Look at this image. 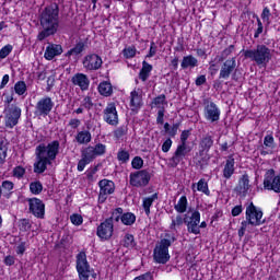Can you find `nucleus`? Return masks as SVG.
Returning a JSON list of instances; mask_svg holds the SVG:
<instances>
[{
	"mask_svg": "<svg viewBox=\"0 0 280 280\" xmlns=\"http://www.w3.org/2000/svg\"><path fill=\"white\" fill-rule=\"evenodd\" d=\"M172 149V139L167 138L162 144V152H167Z\"/></svg>",
	"mask_w": 280,
	"mask_h": 280,
	"instance_id": "obj_64",
	"label": "nucleus"
},
{
	"mask_svg": "<svg viewBox=\"0 0 280 280\" xmlns=\"http://www.w3.org/2000/svg\"><path fill=\"white\" fill-rule=\"evenodd\" d=\"M163 104H167V97L165 96V94H161L156 97L153 98L151 106H155L156 108H161V106H163Z\"/></svg>",
	"mask_w": 280,
	"mask_h": 280,
	"instance_id": "obj_43",
	"label": "nucleus"
},
{
	"mask_svg": "<svg viewBox=\"0 0 280 280\" xmlns=\"http://www.w3.org/2000/svg\"><path fill=\"white\" fill-rule=\"evenodd\" d=\"M12 54V45H7L1 48L0 50V59L3 60L4 58H8Z\"/></svg>",
	"mask_w": 280,
	"mask_h": 280,
	"instance_id": "obj_54",
	"label": "nucleus"
},
{
	"mask_svg": "<svg viewBox=\"0 0 280 280\" xmlns=\"http://www.w3.org/2000/svg\"><path fill=\"white\" fill-rule=\"evenodd\" d=\"M189 152H191V147L185 143H179L171 161L174 163V165H178V163H180V161H183V159H185Z\"/></svg>",
	"mask_w": 280,
	"mask_h": 280,
	"instance_id": "obj_21",
	"label": "nucleus"
},
{
	"mask_svg": "<svg viewBox=\"0 0 280 280\" xmlns=\"http://www.w3.org/2000/svg\"><path fill=\"white\" fill-rule=\"evenodd\" d=\"M257 21V30L255 31L254 38H259L260 34H264V23H261V19L256 15Z\"/></svg>",
	"mask_w": 280,
	"mask_h": 280,
	"instance_id": "obj_53",
	"label": "nucleus"
},
{
	"mask_svg": "<svg viewBox=\"0 0 280 280\" xmlns=\"http://www.w3.org/2000/svg\"><path fill=\"white\" fill-rule=\"evenodd\" d=\"M165 107H161L158 110V117H156V124H159L160 126H163V124H165Z\"/></svg>",
	"mask_w": 280,
	"mask_h": 280,
	"instance_id": "obj_55",
	"label": "nucleus"
},
{
	"mask_svg": "<svg viewBox=\"0 0 280 280\" xmlns=\"http://www.w3.org/2000/svg\"><path fill=\"white\" fill-rule=\"evenodd\" d=\"M27 202L30 213L43 220L45 218V202L36 197L27 199Z\"/></svg>",
	"mask_w": 280,
	"mask_h": 280,
	"instance_id": "obj_15",
	"label": "nucleus"
},
{
	"mask_svg": "<svg viewBox=\"0 0 280 280\" xmlns=\"http://www.w3.org/2000/svg\"><path fill=\"white\" fill-rule=\"evenodd\" d=\"M245 215L247 224H252V226H260V224H264V221H261L264 212L255 207L253 202L247 206Z\"/></svg>",
	"mask_w": 280,
	"mask_h": 280,
	"instance_id": "obj_9",
	"label": "nucleus"
},
{
	"mask_svg": "<svg viewBox=\"0 0 280 280\" xmlns=\"http://www.w3.org/2000/svg\"><path fill=\"white\" fill-rule=\"evenodd\" d=\"M117 160L120 163H128L130 161V153L126 150H120L117 153Z\"/></svg>",
	"mask_w": 280,
	"mask_h": 280,
	"instance_id": "obj_46",
	"label": "nucleus"
},
{
	"mask_svg": "<svg viewBox=\"0 0 280 280\" xmlns=\"http://www.w3.org/2000/svg\"><path fill=\"white\" fill-rule=\"evenodd\" d=\"M115 231V225L112 223L110 219H106L96 229V235L102 240V242H108L113 237Z\"/></svg>",
	"mask_w": 280,
	"mask_h": 280,
	"instance_id": "obj_13",
	"label": "nucleus"
},
{
	"mask_svg": "<svg viewBox=\"0 0 280 280\" xmlns=\"http://www.w3.org/2000/svg\"><path fill=\"white\" fill-rule=\"evenodd\" d=\"M191 137V130H184L180 135V143L187 144V139Z\"/></svg>",
	"mask_w": 280,
	"mask_h": 280,
	"instance_id": "obj_63",
	"label": "nucleus"
},
{
	"mask_svg": "<svg viewBox=\"0 0 280 280\" xmlns=\"http://www.w3.org/2000/svg\"><path fill=\"white\" fill-rule=\"evenodd\" d=\"M60 154V141L54 140L47 145L40 143L35 149L36 163H34V173L43 174L48 165H51L52 161H56V156Z\"/></svg>",
	"mask_w": 280,
	"mask_h": 280,
	"instance_id": "obj_1",
	"label": "nucleus"
},
{
	"mask_svg": "<svg viewBox=\"0 0 280 280\" xmlns=\"http://www.w3.org/2000/svg\"><path fill=\"white\" fill-rule=\"evenodd\" d=\"M106 154V145L98 143L95 147H86L81 151V156L88 160L90 163L96 158Z\"/></svg>",
	"mask_w": 280,
	"mask_h": 280,
	"instance_id": "obj_16",
	"label": "nucleus"
},
{
	"mask_svg": "<svg viewBox=\"0 0 280 280\" xmlns=\"http://www.w3.org/2000/svg\"><path fill=\"white\" fill-rule=\"evenodd\" d=\"M187 196H182L177 203L174 206L175 211L177 213H185L187 211Z\"/></svg>",
	"mask_w": 280,
	"mask_h": 280,
	"instance_id": "obj_36",
	"label": "nucleus"
},
{
	"mask_svg": "<svg viewBox=\"0 0 280 280\" xmlns=\"http://www.w3.org/2000/svg\"><path fill=\"white\" fill-rule=\"evenodd\" d=\"M100 194H98V202L104 205L106 200H108V196L115 194V182L109 179H102L98 182Z\"/></svg>",
	"mask_w": 280,
	"mask_h": 280,
	"instance_id": "obj_12",
	"label": "nucleus"
},
{
	"mask_svg": "<svg viewBox=\"0 0 280 280\" xmlns=\"http://www.w3.org/2000/svg\"><path fill=\"white\" fill-rule=\"evenodd\" d=\"M131 166L133 170H141L143 167V159L141 156H135L131 161Z\"/></svg>",
	"mask_w": 280,
	"mask_h": 280,
	"instance_id": "obj_52",
	"label": "nucleus"
},
{
	"mask_svg": "<svg viewBox=\"0 0 280 280\" xmlns=\"http://www.w3.org/2000/svg\"><path fill=\"white\" fill-rule=\"evenodd\" d=\"M60 14V9L56 3H52L45 8L40 13V25L42 31L37 35V40H45L49 36H54L58 32V16Z\"/></svg>",
	"mask_w": 280,
	"mask_h": 280,
	"instance_id": "obj_2",
	"label": "nucleus"
},
{
	"mask_svg": "<svg viewBox=\"0 0 280 280\" xmlns=\"http://www.w3.org/2000/svg\"><path fill=\"white\" fill-rule=\"evenodd\" d=\"M184 224L187 226L188 233H192L194 235H200V212L195 210L191 212V215H184Z\"/></svg>",
	"mask_w": 280,
	"mask_h": 280,
	"instance_id": "obj_11",
	"label": "nucleus"
},
{
	"mask_svg": "<svg viewBox=\"0 0 280 280\" xmlns=\"http://www.w3.org/2000/svg\"><path fill=\"white\" fill-rule=\"evenodd\" d=\"M77 272L79 280H89L91 277L92 279H97V273H95V269L89 264L85 252H80L77 255Z\"/></svg>",
	"mask_w": 280,
	"mask_h": 280,
	"instance_id": "obj_5",
	"label": "nucleus"
},
{
	"mask_svg": "<svg viewBox=\"0 0 280 280\" xmlns=\"http://www.w3.org/2000/svg\"><path fill=\"white\" fill-rule=\"evenodd\" d=\"M233 51H235V45H230L228 48H225L221 52V56L219 58V62H224V60H226V58H229V56H231V54H233Z\"/></svg>",
	"mask_w": 280,
	"mask_h": 280,
	"instance_id": "obj_45",
	"label": "nucleus"
},
{
	"mask_svg": "<svg viewBox=\"0 0 280 280\" xmlns=\"http://www.w3.org/2000/svg\"><path fill=\"white\" fill-rule=\"evenodd\" d=\"M89 163H91V162H89V160L82 158L79 161L78 166H77L78 172H84V167H86V165H89Z\"/></svg>",
	"mask_w": 280,
	"mask_h": 280,
	"instance_id": "obj_62",
	"label": "nucleus"
},
{
	"mask_svg": "<svg viewBox=\"0 0 280 280\" xmlns=\"http://www.w3.org/2000/svg\"><path fill=\"white\" fill-rule=\"evenodd\" d=\"M70 221L74 226H80L84 222V219L80 214H72L70 215Z\"/></svg>",
	"mask_w": 280,
	"mask_h": 280,
	"instance_id": "obj_57",
	"label": "nucleus"
},
{
	"mask_svg": "<svg viewBox=\"0 0 280 280\" xmlns=\"http://www.w3.org/2000/svg\"><path fill=\"white\" fill-rule=\"evenodd\" d=\"M172 223L170 225L171 231H176V229H180L183 224H185V218H183V214H177L176 217L171 218Z\"/></svg>",
	"mask_w": 280,
	"mask_h": 280,
	"instance_id": "obj_35",
	"label": "nucleus"
},
{
	"mask_svg": "<svg viewBox=\"0 0 280 280\" xmlns=\"http://www.w3.org/2000/svg\"><path fill=\"white\" fill-rule=\"evenodd\" d=\"M180 67L182 69H194L195 67H198V59L192 55L185 56L183 57Z\"/></svg>",
	"mask_w": 280,
	"mask_h": 280,
	"instance_id": "obj_30",
	"label": "nucleus"
},
{
	"mask_svg": "<svg viewBox=\"0 0 280 280\" xmlns=\"http://www.w3.org/2000/svg\"><path fill=\"white\" fill-rule=\"evenodd\" d=\"M159 200V192H154L150 197H144L142 200V208L144 209L145 215H150V207L154 205V201Z\"/></svg>",
	"mask_w": 280,
	"mask_h": 280,
	"instance_id": "obj_29",
	"label": "nucleus"
},
{
	"mask_svg": "<svg viewBox=\"0 0 280 280\" xmlns=\"http://www.w3.org/2000/svg\"><path fill=\"white\" fill-rule=\"evenodd\" d=\"M121 222L125 224V226H132V224L137 222V215H135L132 212L122 213Z\"/></svg>",
	"mask_w": 280,
	"mask_h": 280,
	"instance_id": "obj_37",
	"label": "nucleus"
},
{
	"mask_svg": "<svg viewBox=\"0 0 280 280\" xmlns=\"http://www.w3.org/2000/svg\"><path fill=\"white\" fill-rule=\"evenodd\" d=\"M14 178H23L25 176V167L23 166H15L12 171Z\"/></svg>",
	"mask_w": 280,
	"mask_h": 280,
	"instance_id": "obj_51",
	"label": "nucleus"
},
{
	"mask_svg": "<svg viewBox=\"0 0 280 280\" xmlns=\"http://www.w3.org/2000/svg\"><path fill=\"white\" fill-rule=\"evenodd\" d=\"M93 137L91 136V131L89 130H82L79 131L75 136V141L79 143V145H86L91 143Z\"/></svg>",
	"mask_w": 280,
	"mask_h": 280,
	"instance_id": "obj_27",
	"label": "nucleus"
},
{
	"mask_svg": "<svg viewBox=\"0 0 280 280\" xmlns=\"http://www.w3.org/2000/svg\"><path fill=\"white\" fill-rule=\"evenodd\" d=\"M115 139L119 140L121 137H126L128 135V125H121L113 131Z\"/></svg>",
	"mask_w": 280,
	"mask_h": 280,
	"instance_id": "obj_40",
	"label": "nucleus"
},
{
	"mask_svg": "<svg viewBox=\"0 0 280 280\" xmlns=\"http://www.w3.org/2000/svg\"><path fill=\"white\" fill-rule=\"evenodd\" d=\"M250 189V177L248 174H243L238 178V184L235 186L234 191L238 194V196L246 197Z\"/></svg>",
	"mask_w": 280,
	"mask_h": 280,
	"instance_id": "obj_20",
	"label": "nucleus"
},
{
	"mask_svg": "<svg viewBox=\"0 0 280 280\" xmlns=\"http://www.w3.org/2000/svg\"><path fill=\"white\" fill-rule=\"evenodd\" d=\"M71 82L74 86H79L81 91H89V86L91 84V80H89V75L84 73H75L72 77Z\"/></svg>",
	"mask_w": 280,
	"mask_h": 280,
	"instance_id": "obj_22",
	"label": "nucleus"
},
{
	"mask_svg": "<svg viewBox=\"0 0 280 280\" xmlns=\"http://www.w3.org/2000/svg\"><path fill=\"white\" fill-rule=\"evenodd\" d=\"M236 69H237V61L235 57L226 59L221 66L219 79L229 80V78H231V75L235 72Z\"/></svg>",
	"mask_w": 280,
	"mask_h": 280,
	"instance_id": "obj_17",
	"label": "nucleus"
},
{
	"mask_svg": "<svg viewBox=\"0 0 280 280\" xmlns=\"http://www.w3.org/2000/svg\"><path fill=\"white\" fill-rule=\"evenodd\" d=\"M14 91L16 95H25V93H27V84H25V81H18L14 85Z\"/></svg>",
	"mask_w": 280,
	"mask_h": 280,
	"instance_id": "obj_41",
	"label": "nucleus"
},
{
	"mask_svg": "<svg viewBox=\"0 0 280 280\" xmlns=\"http://www.w3.org/2000/svg\"><path fill=\"white\" fill-rule=\"evenodd\" d=\"M203 115L207 121L214 124V121H220V108L213 102H205Z\"/></svg>",
	"mask_w": 280,
	"mask_h": 280,
	"instance_id": "obj_18",
	"label": "nucleus"
},
{
	"mask_svg": "<svg viewBox=\"0 0 280 280\" xmlns=\"http://www.w3.org/2000/svg\"><path fill=\"white\" fill-rule=\"evenodd\" d=\"M62 54V46L58 44H49L46 47L44 58L46 60H52L56 56H60Z\"/></svg>",
	"mask_w": 280,
	"mask_h": 280,
	"instance_id": "obj_24",
	"label": "nucleus"
},
{
	"mask_svg": "<svg viewBox=\"0 0 280 280\" xmlns=\"http://www.w3.org/2000/svg\"><path fill=\"white\" fill-rule=\"evenodd\" d=\"M85 47H86V43L79 42L75 44V46L73 48L68 50L65 56H66V58H71V56H80V54H82V51H84Z\"/></svg>",
	"mask_w": 280,
	"mask_h": 280,
	"instance_id": "obj_33",
	"label": "nucleus"
},
{
	"mask_svg": "<svg viewBox=\"0 0 280 280\" xmlns=\"http://www.w3.org/2000/svg\"><path fill=\"white\" fill-rule=\"evenodd\" d=\"M103 62L102 57L97 54H91L84 57L83 67L86 71H97L98 69H102Z\"/></svg>",
	"mask_w": 280,
	"mask_h": 280,
	"instance_id": "obj_19",
	"label": "nucleus"
},
{
	"mask_svg": "<svg viewBox=\"0 0 280 280\" xmlns=\"http://www.w3.org/2000/svg\"><path fill=\"white\" fill-rule=\"evenodd\" d=\"M30 191L34 194V196H38V194L43 192V184L40 182H32L30 184Z\"/></svg>",
	"mask_w": 280,
	"mask_h": 280,
	"instance_id": "obj_42",
	"label": "nucleus"
},
{
	"mask_svg": "<svg viewBox=\"0 0 280 280\" xmlns=\"http://www.w3.org/2000/svg\"><path fill=\"white\" fill-rule=\"evenodd\" d=\"M83 108H85V110H91V108H93L94 104H93V98H91V96H85L80 104Z\"/></svg>",
	"mask_w": 280,
	"mask_h": 280,
	"instance_id": "obj_49",
	"label": "nucleus"
},
{
	"mask_svg": "<svg viewBox=\"0 0 280 280\" xmlns=\"http://www.w3.org/2000/svg\"><path fill=\"white\" fill-rule=\"evenodd\" d=\"M80 126H82V120H80L79 118H71L68 122V127L72 128V130H78Z\"/></svg>",
	"mask_w": 280,
	"mask_h": 280,
	"instance_id": "obj_56",
	"label": "nucleus"
},
{
	"mask_svg": "<svg viewBox=\"0 0 280 280\" xmlns=\"http://www.w3.org/2000/svg\"><path fill=\"white\" fill-rule=\"evenodd\" d=\"M124 56L125 58H135V56H137V48L136 47L125 48Z\"/></svg>",
	"mask_w": 280,
	"mask_h": 280,
	"instance_id": "obj_59",
	"label": "nucleus"
},
{
	"mask_svg": "<svg viewBox=\"0 0 280 280\" xmlns=\"http://www.w3.org/2000/svg\"><path fill=\"white\" fill-rule=\"evenodd\" d=\"M8 148H10V141L5 137L0 138V165L5 163L8 159Z\"/></svg>",
	"mask_w": 280,
	"mask_h": 280,
	"instance_id": "obj_26",
	"label": "nucleus"
},
{
	"mask_svg": "<svg viewBox=\"0 0 280 280\" xmlns=\"http://www.w3.org/2000/svg\"><path fill=\"white\" fill-rule=\"evenodd\" d=\"M98 93L105 97H109V95H113V85L109 82L100 83Z\"/></svg>",
	"mask_w": 280,
	"mask_h": 280,
	"instance_id": "obj_34",
	"label": "nucleus"
},
{
	"mask_svg": "<svg viewBox=\"0 0 280 280\" xmlns=\"http://www.w3.org/2000/svg\"><path fill=\"white\" fill-rule=\"evenodd\" d=\"M2 194H10L14 189V183L10 180H3L1 184Z\"/></svg>",
	"mask_w": 280,
	"mask_h": 280,
	"instance_id": "obj_47",
	"label": "nucleus"
},
{
	"mask_svg": "<svg viewBox=\"0 0 280 280\" xmlns=\"http://www.w3.org/2000/svg\"><path fill=\"white\" fill-rule=\"evenodd\" d=\"M19 229L20 231H30L32 229V223L30 219H21L19 221Z\"/></svg>",
	"mask_w": 280,
	"mask_h": 280,
	"instance_id": "obj_50",
	"label": "nucleus"
},
{
	"mask_svg": "<svg viewBox=\"0 0 280 280\" xmlns=\"http://www.w3.org/2000/svg\"><path fill=\"white\" fill-rule=\"evenodd\" d=\"M233 174H235V160H226V163L223 168V178L229 180L231 179V176H233Z\"/></svg>",
	"mask_w": 280,
	"mask_h": 280,
	"instance_id": "obj_28",
	"label": "nucleus"
},
{
	"mask_svg": "<svg viewBox=\"0 0 280 280\" xmlns=\"http://www.w3.org/2000/svg\"><path fill=\"white\" fill-rule=\"evenodd\" d=\"M179 128H180V122L173 124V126L171 127V129L168 131L170 137H176V135H178Z\"/></svg>",
	"mask_w": 280,
	"mask_h": 280,
	"instance_id": "obj_61",
	"label": "nucleus"
},
{
	"mask_svg": "<svg viewBox=\"0 0 280 280\" xmlns=\"http://www.w3.org/2000/svg\"><path fill=\"white\" fill-rule=\"evenodd\" d=\"M21 107L12 104L4 108V126L5 128H14L19 125V119H21Z\"/></svg>",
	"mask_w": 280,
	"mask_h": 280,
	"instance_id": "obj_7",
	"label": "nucleus"
},
{
	"mask_svg": "<svg viewBox=\"0 0 280 280\" xmlns=\"http://www.w3.org/2000/svg\"><path fill=\"white\" fill-rule=\"evenodd\" d=\"M122 246L125 248H135V246H137V241H135V235L126 234L122 238Z\"/></svg>",
	"mask_w": 280,
	"mask_h": 280,
	"instance_id": "obj_39",
	"label": "nucleus"
},
{
	"mask_svg": "<svg viewBox=\"0 0 280 280\" xmlns=\"http://www.w3.org/2000/svg\"><path fill=\"white\" fill-rule=\"evenodd\" d=\"M270 16H272V13H270V9H268V7H265L260 18L264 23H266V25H270Z\"/></svg>",
	"mask_w": 280,
	"mask_h": 280,
	"instance_id": "obj_48",
	"label": "nucleus"
},
{
	"mask_svg": "<svg viewBox=\"0 0 280 280\" xmlns=\"http://www.w3.org/2000/svg\"><path fill=\"white\" fill-rule=\"evenodd\" d=\"M54 106H56V104L54 103V100H51V97L44 96L39 98L35 105V117H48L51 110H54Z\"/></svg>",
	"mask_w": 280,
	"mask_h": 280,
	"instance_id": "obj_8",
	"label": "nucleus"
},
{
	"mask_svg": "<svg viewBox=\"0 0 280 280\" xmlns=\"http://www.w3.org/2000/svg\"><path fill=\"white\" fill-rule=\"evenodd\" d=\"M264 189H267V191H275L276 194H280V175H275L273 168L268 170L265 173Z\"/></svg>",
	"mask_w": 280,
	"mask_h": 280,
	"instance_id": "obj_10",
	"label": "nucleus"
},
{
	"mask_svg": "<svg viewBox=\"0 0 280 280\" xmlns=\"http://www.w3.org/2000/svg\"><path fill=\"white\" fill-rule=\"evenodd\" d=\"M103 119L109 126L119 125V114H117V106L115 103H109L103 110Z\"/></svg>",
	"mask_w": 280,
	"mask_h": 280,
	"instance_id": "obj_14",
	"label": "nucleus"
},
{
	"mask_svg": "<svg viewBox=\"0 0 280 280\" xmlns=\"http://www.w3.org/2000/svg\"><path fill=\"white\" fill-rule=\"evenodd\" d=\"M211 148H213V137L207 133L200 139L199 151L209 153Z\"/></svg>",
	"mask_w": 280,
	"mask_h": 280,
	"instance_id": "obj_25",
	"label": "nucleus"
},
{
	"mask_svg": "<svg viewBox=\"0 0 280 280\" xmlns=\"http://www.w3.org/2000/svg\"><path fill=\"white\" fill-rule=\"evenodd\" d=\"M243 56L260 69L267 68L270 65V60H272V49L265 44H258L253 49L244 50Z\"/></svg>",
	"mask_w": 280,
	"mask_h": 280,
	"instance_id": "obj_3",
	"label": "nucleus"
},
{
	"mask_svg": "<svg viewBox=\"0 0 280 280\" xmlns=\"http://www.w3.org/2000/svg\"><path fill=\"white\" fill-rule=\"evenodd\" d=\"M151 179L152 173L150 172V170L144 168L138 172L130 173L129 185H131V187H148Z\"/></svg>",
	"mask_w": 280,
	"mask_h": 280,
	"instance_id": "obj_6",
	"label": "nucleus"
},
{
	"mask_svg": "<svg viewBox=\"0 0 280 280\" xmlns=\"http://www.w3.org/2000/svg\"><path fill=\"white\" fill-rule=\"evenodd\" d=\"M152 65L148 63V61L142 62V68L139 72V79L142 82H148V78H150V73H152Z\"/></svg>",
	"mask_w": 280,
	"mask_h": 280,
	"instance_id": "obj_31",
	"label": "nucleus"
},
{
	"mask_svg": "<svg viewBox=\"0 0 280 280\" xmlns=\"http://www.w3.org/2000/svg\"><path fill=\"white\" fill-rule=\"evenodd\" d=\"M97 170H98V166H94L86 171L85 174H86L88 180H91L93 183V180H94L93 176H95V174H97Z\"/></svg>",
	"mask_w": 280,
	"mask_h": 280,
	"instance_id": "obj_60",
	"label": "nucleus"
},
{
	"mask_svg": "<svg viewBox=\"0 0 280 280\" xmlns=\"http://www.w3.org/2000/svg\"><path fill=\"white\" fill-rule=\"evenodd\" d=\"M197 191H201V194H205L206 196H211V191L209 190V184L207 183V179H199V182L197 183Z\"/></svg>",
	"mask_w": 280,
	"mask_h": 280,
	"instance_id": "obj_38",
	"label": "nucleus"
},
{
	"mask_svg": "<svg viewBox=\"0 0 280 280\" xmlns=\"http://www.w3.org/2000/svg\"><path fill=\"white\" fill-rule=\"evenodd\" d=\"M141 102H142L141 94H139L137 92V90H133L130 93V107H131V109L137 110V109L141 108Z\"/></svg>",
	"mask_w": 280,
	"mask_h": 280,
	"instance_id": "obj_32",
	"label": "nucleus"
},
{
	"mask_svg": "<svg viewBox=\"0 0 280 280\" xmlns=\"http://www.w3.org/2000/svg\"><path fill=\"white\" fill-rule=\"evenodd\" d=\"M176 242L174 234H165L153 250V259L156 264H167L170 261V246Z\"/></svg>",
	"mask_w": 280,
	"mask_h": 280,
	"instance_id": "obj_4",
	"label": "nucleus"
},
{
	"mask_svg": "<svg viewBox=\"0 0 280 280\" xmlns=\"http://www.w3.org/2000/svg\"><path fill=\"white\" fill-rule=\"evenodd\" d=\"M210 156L209 153L206 151H198L196 153V155L194 156V162L195 165L197 167H199V170H205V167H207V165H209V161H210Z\"/></svg>",
	"mask_w": 280,
	"mask_h": 280,
	"instance_id": "obj_23",
	"label": "nucleus"
},
{
	"mask_svg": "<svg viewBox=\"0 0 280 280\" xmlns=\"http://www.w3.org/2000/svg\"><path fill=\"white\" fill-rule=\"evenodd\" d=\"M264 145L266 148H275V137H272V135H267L264 138Z\"/></svg>",
	"mask_w": 280,
	"mask_h": 280,
	"instance_id": "obj_58",
	"label": "nucleus"
},
{
	"mask_svg": "<svg viewBox=\"0 0 280 280\" xmlns=\"http://www.w3.org/2000/svg\"><path fill=\"white\" fill-rule=\"evenodd\" d=\"M122 215H124V209L122 208H116L113 211L112 217L108 218L107 220H110V222L113 224V222H119V220L121 221Z\"/></svg>",
	"mask_w": 280,
	"mask_h": 280,
	"instance_id": "obj_44",
	"label": "nucleus"
}]
</instances>
